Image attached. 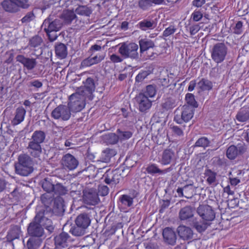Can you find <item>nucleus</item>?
Listing matches in <instances>:
<instances>
[{"label":"nucleus","instance_id":"nucleus-1","mask_svg":"<svg viewBox=\"0 0 249 249\" xmlns=\"http://www.w3.org/2000/svg\"><path fill=\"white\" fill-rule=\"evenodd\" d=\"M46 135L41 130H36L32 134L27 147L30 155L34 158H39L42 153L41 144L44 142Z\"/></svg>","mask_w":249,"mask_h":249},{"label":"nucleus","instance_id":"nucleus-2","mask_svg":"<svg viewBox=\"0 0 249 249\" xmlns=\"http://www.w3.org/2000/svg\"><path fill=\"white\" fill-rule=\"evenodd\" d=\"M16 173L22 176H27L33 171L32 160L26 154H21L18 157V162L15 164Z\"/></svg>","mask_w":249,"mask_h":249},{"label":"nucleus","instance_id":"nucleus-3","mask_svg":"<svg viewBox=\"0 0 249 249\" xmlns=\"http://www.w3.org/2000/svg\"><path fill=\"white\" fill-rule=\"evenodd\" d=\"M195 109L189 105L178 107L175 111L174 121L178 124L189 122L193 117Z\"/></svg>","mask_w":249,"mask_h":249},{"label":"nucleus","instance_id":"nucleus-4","mask_svg":"<svg viewBox=\"0 0 249 249\" xmlns=\"http://www.w3.org/2000/svg\"><path fill=\"white\" fill-rule=\"evenodd\" d=\"M87 97L76 91L69 97L68 106L73 112H78L82 110L86 106V99Z\"/></svg>","mask_w":249,"mask_h":249},{"label":"nucleus","instance_id":"nucleus-5","mask_svg":"<svg viewBox=\"0 0 249 249\" xmlns=\"http://www.w3.org/2000/svg\"><path fill=\"white\" fill-rule=\"evenodd\" d=\"M118 52L124 58L137 59L139 57V46L134 42H123L120 44Z\"/></svg>","mask_w":249,"mask_h":249},{"label":"nucleus","instance_id":"nucleus-6","mask_svg":"<svg viewBox=\"0 0 249 249\" xmlns=\"http://www.w3.org/2000/svg\"><path fill=\"white\" fill-rule=\"evenodd\" d=\"M77 227L72 231V233L75 236H81L84 233V230L90 225L91 220L89 216L86 213H81L77 216L75 219Z\"/></svg>","mask_w":249,"mask_h":249},{"label":"nucleus","instance_id":"nucleus-7","mask_svg":"<svg viewBox=\"0 0 249 249\" xmlns=\"http://www.w3.org/2000/svg\"><path fill=\"white\" fill-rule=\"evenodd\" d=\"M228 48L223 43L215 44L211 52V57L213 60L217 63L224 61L227 54Z\"/></svg>","mask_w":249,"mask_h":249},{"label":"nucleus","instance_id":"nucleus-8","mask_svg":"<svg viewBox=\"0 0 249 249\" xmlns=\"http://www.w3.org/2000/svg\"><path fill=\"white\" fill-rule=\"evenodd\" d=\"M51 116L56 120L67 121L71 118V111L68 106L60 105L52 111Z\"/></svg>","mask_w":249,"mask_h":249},{"label":"nucleus","instance_id":"nucleus-9","mask_svg":"<svg viewBox=\"0 0 249 249\" xmlns=\"http://www.w3.org/2000/svg\"><path fill=\"white\" fill-rule=\"evenodd\" d=\"M197 213L203 220L210 223L215 217V213L212 207L208 205H200L197 209Z\"/></svg>","mask_w":249,"mask_h":249},{"label":"nucleus","instance_id":"nucleus-10","mask_svg":"<svg viewBox=\"0 0 249 249\" xmlns=\"http://www.w3.org/2000/svg\"><path fill=\"white\" fill-rule=\"evenodd\" d=\"M83 86H81L78 88L77 91L82 93L83 95L88 98L89 99H92V93L94 91L95 89V86L94 81L93 78L88 77L83 81Z\"/></svg>","mask_w":249,"mask_h":249},{"label":"nucleus","instance_id":"nucleus-11","mask_svg":"<svg viewBox=\"0 0 249 249\" xmlns=\"http://www.w3.org/2000/svg\"><path fill=\"white\" fill-rule=\"evenodd\" d=\"M246 151L245 144L238 143L236 146L231 145L227 149L226 156L229 160H233L238 156L243 155Z\"/></svg>","mask_w":249,"mask_h":249},{"label":"nucleus","instance_id":"nucleus-12","mask_svg":"<svg viewBox=\"0 0 249 249\" xmlns=\"http://www.w3.org/2000/svg\"><path fill=\"white\" fill-rule=\"evenodd\" d=\"M105 182L108 185H116L121 178L118 169L107 170L103 175Z\"/></svg>","mask_w":249,"mask_h":249},{"label":"nucleus","instance_id":"nucleus-13","mask_svg":"<svg viewBox=\"0 0 249 249\" xmlns=\"http://www.w3.org/2000/svg\"><path fill=\"white\" fill-rule=\"evenodd\" d=\"M61 164L65 170H73L76 168L79 162L73 155L68 153L63 156Z\"/></svg>","mask_w":249,"mask_h":249},{"label":"nucleus","instance_id":"nucleus-14","mask_svg":"<svg viewBox=\"0 0 249 249\" xmlns=\"http://www.w3.org/2000/svg\"><path fill=\"white\" fill-rule=\"evenodd\" d=\"M83 199L85 204L92 206L97 205L100 201L96 190L93 189L85 190Z\"/></svg>","mask_w":249,"mask_h":249},{"label":"nucleus","instance_id":"nucleus-15","mask_svg":"<svg viewBox=\"0 0 249 249\" xmlns=\"http://www.w3.org/2000/svg\"><path fill=\"white\" fill-rule=\"evenodd\" d=\"M16 59L17 62L21 63L23 66V67L28 70H32L36 67L37 64V62L35 58L26 57L23 54L18 55Z\"/></svg>","mask_w":249,"mask_h":249},{"label":"nucleus","instance_id":"nucleus-16","mask_svg":"<svg viewBox=\"0 0 249 249\" xmlns=\"http://www.w3.org/2000/svg\"><path fill=\"white\" fill-rule=\"evenodd\" d=\"M162 236L164 241L168 244L174 246L177 240L176 233L170 227H166L163 230Z\"/></svg>","mask_w":249,"mask_h":249},{"label":"nucleus","instance_id":"nucleus-17","mask_svg":"<svg viewBox=\"0 0 249 249\" xmlns=\"http://www.w3.org/2000/svg\"><path fill=\"white\" fill-rule=\"evenodd\" d=\"M139 109L141 112H143L149 109L152 106V102L147 96L140 93L137 97Z\"/></svg>","mask_w":249,"mask_h":249},{"label":"nucleus","instance_id":"nucleus-18","mask_svg":"<svg viewBox=\"0 0 249 249\" xmlns=\"http://www.w3.org/2000/svg\"><path fill=\"white\" fill-rule=\"evenodd\" d=\"M71 237L68 233L62 232L54 237L55 244L57 247L65 248L68 246Z\"/></svg>","mask_w":249,"mask_h":249},{"label":"nucleus","instance_id":"nucleus-19","mask_svg":"<svg viewBox=\"0 0 249 249\" xmlns=\"http://www.w3.org/2000/svg\"><path fill=\"white\" fill-rule=\"evenodd\" d=\"M43 229L38 223H31L28 226V232L31 236L41 237L43 235Z\"/></svg>","mask_w":249,"mask_h":249},{"label":"nucleus","instance_id":"nucleus-20","mask_svg":"<svg viewBox=\"0 0 249 249\" xmlns=\"http://www.w3.org/2000/svg\"><path fill=\"white\" fill-rule=\"evenodd\" d=\"M26 111L23 107H18L15 112L14 118L11 121L13 126H16L21 123L24 120Z\"/></svg>","mask_w":249,"mask_h":249},{"label":"nucleus","instance_id":"nucleus-21","mask_svg":"<svg viewBox=\"0 0 249 249\" xmlns=\"http://www.w3.org/2000/svg\"><path fill=\"white\" fill-rule=\"evenodd\" d=\"M172 168L171 167L167 168L166 169L161 170L160 169L158 166L155 163H150L146 168V171L149 174L154 175L156 174L160 175H164L172 171Z\"/></svg>","mask_w":249,"mask_h":249},{"label":"nucleus","instance_id":"nucleus-22","mask_svg":"<svg viewBox=\"0 0 249 249\" xmlns=\"http://www.w3.org/2000/svg\"><path fill=\"white\" fill-rule=\"evenodd\" d=\"M175 160H176V156L173 150L171 149H166L162 153L160 163L163 165H166L170 164Z\"/></svg>","mask_w":249,"mask_h":249},{"label":"nucleus","instance_id":"nucleus-23","mask_svg":"<svg viewBox=\"0 0 249 249\" xmlns=\"http://www.w3.org/2000/svg\"><path fill=\"white\" fill-rule=\"evenodd\" d=\"M177 231L180 238L184 240H188L193 237V231L188 227L180 225L177 229Z\"/></svg>","mask_w":249,"mask_h":249},{"label":"nucleus","instance_id":"nucleus-24","mask_svg":"<svg viewBox=\"0 0 249 249\" xmlns=\"http://www.w3.org/2000/svg\"><path fill=\"white\" fill-rule=\"evenodd\" d=\"M195 210L190 206L181 208L179 212V218L181 220H186L194 216Z\"/></svg>","mask_w":249,"mask_h":249},{"label":"nucleus","instance_id":"nucleus-25","mask_svg":"<svg viewBox=\"0 0 249 249\" xmlns=\"http://www.w3.org/2000/svg\"><path fill=\"white\" fill-rule=\"evenodd\" d=\"M55 53L57 58L60 59L65 58L68 54L66 46L62 43L56 44L55 46Z\"/></svg>","mask_w":249,"mask_h":249},{"label":"nucleus","instance_id":"nucleus-26","mask_svg":"<svg viewBox=\"0 0 249 249\" xmlns=\"http://www.w3.org/2000/svg\"><path fill=\"white\" fill-rule=\"evenodd\" d=\"M139 43L141 53L155 47L154 42L152 40L147 38L141 39L139 40Z\"/></svg>","mask_w":249,"mask_h":249},{"label":"nucleus","instance_id":"nucleus-27","mask_svg":"<svg viewBox=\"0 0 249 249\" xmlns=\"http://www.w3.org/2000/svg\"><path fill=\"white\" fill-rule=\"evenodd\" d=\"M3 9L9 12H16L18 10V5L13 0H4L1 3Z\"/></svg>","mask_w":249,"mask_h":249},{"label":"nucleus","instance_id":"nucleus-28","mask_svg":"<svg viewBox=\"0 0 249 249\" xmlns=\"http://www.w3.org/2000/svg\"><path fill=\"white\" fill-rule=\"evenodd\" d=\"M61 18L66 24H70L77 18V16L73 11L67 10L64 11Z\"/></svg>","mask_w":249,"mask_h":249},{"label":"nucleus","instance_id":"nucleus-29","mask_svg":"<svg viewBox=\"0 0 249 249\" xmlns=\"http://www.w3.org/2000/svg\"><path fill=\"white\" fill-rule=\"evenodd\" d=\"M198 86L202 91H210L213 87V83L206 78H202L198 82Z\"/></svg>","mask_w":249,"mask_h":249},{"label":"nucleus","instance_id":"nucleus-30","mask_svg":"<svg viewBox=\"0 0 249 249\" xmlns=\"http://www.w3.org/2000/svg\"><path fill=\"white\" fill-rule=\"evenodd\" d=\"M210 225V223L204 220L203 221H195L193 222L194 228L200 233L204 231Z\"/></svg>","mask_w":249,"mask_h":249},{"label":"nucleus","instance_id":"nucleus-31","mask_svg":"<svg viewBox=\"0 0 249 249\" xmlns=\"http://www.w3.org/2000/svg\"><path fill=\"white\" fill-rule=\"evenodd\" d=\"M119 201L124 207H130L133 204V198L128 195H122L119 197Z\"/></svg>","mask_w":249,"mask_h":249},{"label":"nucleus","instance_id":"nucleus-32","mask_svg":"<svg viewBox=\"0 0 249 249\" xmlns=\"http://www.w3.org/2000/svg\"><path fill=\"white\" fill-rule=\"evenodd\" d=\"M116 154L115 150L111 148H106L102 154V158L105 162H108L110 159Z\"/></svg>","mask_w":249,"mask_h":249},{"label":"nucleus","instance_id":"nucleus-33","mask_svg":"<svg viewBox=\"0 0 249 249\" xmlns=\"http://www.w3.org/2000/svg\"><path fill=\"white\" fill-rule=\"evenodd\" d=\"M205 176L207 177L206 181L209 185H213L216 181V173L211 169H206Z\"/></svg>","mask_w":249,"mask_h":249},{"label":"nucleus","instance_id":"nucleus-34","mask_svg":"<svg viewBox=\"0 0 249 249\" xmlns=\"http://www.w3.org/2000/svg\"><path fill=\"white\" fill-rule=\"evenodd\" d=\"M75 13L80 16L89 17L92 10L87 6L79 5L75 9Z\"/></svg>","mask_w":249,"mask_h":249},{"label":"nucleus","instance_id":"nucleus-35","mask_svg":"<svg viewBox=\"0 0 249 249\" xmlns=\"http://www.w3.org/2000/svg\"><path fill=\"white\" fill-rule=\"evenodd\" d=\"M54 186L51 179L49 178H45L42 184L43 189L48 193H52L54 191Z\"/></svg>","mask_w":249,"mask_h":249},{"label":"nucleus","instance_id":"nucleus-36","mask_svg":"<svg viewBox=\"0 0 249 249\" xmlns=\"http://www.w3.org/2000/svg\"><path fill=\"white\" fill-rule=\"evenodd\" d=\"M236 120L240 122H245L249 119V111L246 109L240 110L236 116Z\"/></svg>","mask_w":249,"mask_h":249},{"label":"nucleus","instance_id":"nucleus-37","mask_svg":"<svg viewBox=\"0 0 249 249\" xmlns=\"http://www.w3.org/2000/svg\"><path fill=\"white\" fill-rule=\"evenodd\" d=\"M185 100L187 104L186 105H189L191 107H194V109H195V108L198 107V104L196 101L195 96L192 93H188L185 95Z\"/></svg>","mask_w":249,"mask_h":249},{"label":"nucleus","instance_id":"nucleus-38","mask_svg":"<svg viewBox=\"0 0 249 249\" xmlns=\"http://www.w3.org/2000/svg\"><path fill=\"white\" fill-rule=\"evenodd\" d=\"M68 190L61 183H56L53 192L56 195L64 196L67 193Z\"/></svg>","mask_w":249,"mask_h":249},{"label":"nucleus","instance_id":"nucleus-39","mask_svg":"<svg viewBox=\"0 0 249 249\" xmlns=\"http://www.w3.org/2000/svg\"><path fill=\"white\" fill-rule=\"evenodd\" d=\"M42 42V38L40 36L36 35L30 39L29 45L31 47L36 48L40 46Z\"/></svg>","mask_w":249,"mask_h":249},{"label":"nucleus","instance_id":"nucleus-40","mask_svg":"<svg viewBox=\"0 0 249 249\" xmlns=\"http://www.w3.org/2000/svg\"><path fill=\"white\" fill-rule=\"evenodd\" d=\"M210 140L205 137H201L199 138L195 142L194 146L195 147H202L204 148L210 145Z\"/></svg>","mask_w":249,"mask_h":249},{"label":"nucleus","instance_id":"nucleus-41","mask_svg":"<svg viewBox=\"0 0 249 249\" xmlns=\"http://www.w3.org/2000/svg\"><path fill=\"white\" fill-rule=\"evenodd\" d=\"M117 133L119 136L121 141H125L130 139L133 135V132L130 131H122L120 129H117Z\"/></svg>","mask_w":249,"mask_h":249},{"label":"nucleus","instance_id":"nucleus-42","mask_svg":"<svg viewBox=\"0 0 249 249\" xmlns=\"http://www.w3.org/2000/svg\"><path fill=\"white\" fill-rule=\"evenodd\" d=\"M156 93V89L155 86L149 85L146 86L145 90L143 93H141L142 94H144V96L149 97H154Z\"/></svg>","mask_w":249,"mask_h":249},{"label":"nucleus","instance_id":"nucleus-43","mask_svg":"<svg viewBox=\"0 0 249 249\" xmlns=\"http://www.w3.org/2000/svg\"><path fill=\"white\" fill-rule=\"evenodd\" d=\"M120 140L119 135L114 133H110L106 136L107 142L111 144L117 143Z\"/></svg>","mask_w":249,"mask_h":249},{"label":"nucleus","instance_id":"nucleus-44","mask_svg":"<svg viewBox=\"0 0 249 249\" xmlns=\"http://www.w3.org/2000/svg\"><path fill=\"white\" fill-rule=\"evenodd\" d=\"M153 25V23L148 20H143L138 23V26L139 28L142 30V31H146L148 29H151L152 28Z\"/></svg>","mask_w":249,"mask_h":249},{"label":"nucleus","instance_id":"nucleus-45","mask_svg":"<svg viewBox=\"0 0 249 249\" xmlns=\"http://www.w3.org/2000/svg\"><path fill=\"white\" fill-rule=\"evenodd\" d=\"M153 5L151 0H139L138 1L139 7L143 11L148 10Z\"/></svg>","mask_w":249,"mask_h":249},{"label":"nucleus","instance_id":"nucleus-46","mask_svg":"<svg viewBox=\"0 0 249 249\" xmlns=\"http://www.w3.org/2000/svg\"><path fill=\"white\" fill-rule=\"evenodd\" d=\"M176 106L175 101L171 98L166 99L162 105V108L166 110L171 109Z\"/></svg>","mask_w":249,"mask_h":249},{"label":"nucleus","instance_id":"nucleus-47","mask_svg":"<svg viewBox=\"0 0 249 249\" xmlns=\"http://www.w3.org/2000/svg\"><path fill=\"white\" fill-rule=\"evenodd\" d=\"M150 74V72L149 71H141L135 77L136 83L142 82Z\"/></svg>","mask_w":249,"mask_h":249},{"label":"nucleus","instance_id":"nucleus-48","mask_svg":"<svg viewBox=\"0 0 249 249\" xmlns=\"http://www.w3.org/2000/svg\"><path fill=\"white\" fill-rule=\"evenodd\" d=\"M232 30L233 33L237 35H240L242 34L243 32V23L242 21H237L235 26L232 27Z\"/></svg>","mask_w":249,"mask_h":249},{"label":"nucleus","instance_id":"nucleus-49","mask_svg":"<svg viewBox=\"0 0 249 249\" xmlns=\"http://www.w3.org/2000/svg\"><path fill=\"white\" fill-rule=\"evenodd\" d=\"M109 193V188L107 186L100 185L98 188V196H105L108 195Z\"/></svg>","mask_w":249,"mask_h":249},{"label":"nucleus","instance_id":"nucleus-50","mask_svg":"<svg viewBox=\"0 0 249 249\" xmlns=\"http://www.w3.org/2000/svg\"><path fill=\"white\" fill-rule=\"evenodd\" d=\"M44 30L49 36H50V33L51 32L58 31V28L57 27L55 21H53L50 22L48 27L45 28Z\"/></svg>","mask_w":249,"mask_h":249},{"label":"nucleus","instance_id":"nucleus-51","mask_svg":"<svg viewBox=\"0 0 249 249\" xmlns=\"http://www.w3.org/2000/svg\"><path fill=\"white\" fill-rule=\"evenodd\" d=\"M202 18L203 14L199 10H195L191 14V18L196 22L200 21Z\"/></svg>","mask_w":249,"mask_h":249},{"label":"nucleus","instance_id":"nucleus-52","mask_svg":"<svg viewBox=\"0 0 249 249\" xmlns=\"http://www.w3.org/2000/svg\"><path fill=\"white\" fill-rule=\"evenodd\" d=\"M177 29L174 26L171 25L166 28L163 32V36L165 37H168L175 33Z\"/></svg>","mask_w":249,"mask_h":249},{"label":"nucleus","instance_id":"nucleus-53","mask_svg":"<svg viewBox=\"0 0 249 249\" xmlns=\"http://www.w3.org/2000/svg\"><path fill=\"white\" fill-rule=\"evenodd\" d=\"M35 18V16L33 12H28L24 17L22 18L21 22L22 23H28L32 21Z\"/></svg>","mask_w":249,"mask_h":249},{"label":"nucleus","instance_id":"nucleus-54","mask_svg":"<svg viewBox=\"0 0 249 249\" xmlns=\"http://www.w3.org/2000/svg\"><path fill=\"white\" fill-rule=\"evenodd\" d=\"M171 129L174 134L177 136L181 137L184 135L183 130L178 126L174 125L171 127Z\"/></svg>","mask_w":249,"mask_h":249},{"label":"nucleus","instance_id":"nucleus-55","mask_svg":"<svg viewBox=\"0 0 249 249\" xmlns=\"http://www.w3.org/2000/svg\"><path fill=\"white\" fill-rule=\"evenodd\" d=\"M28 249H36L38 247L36 241L33 238H30L27 242Z\"/></svg>","mask_w":249,"mask_h":249},{"label":"nucleus","instance_id":"nucleus-56","mask_svg":"<svg viewBox=\"0 0 249 249\" xmlns=\"http://www.w3.org/2000/svg\"><path fill=\"white\" fill-rule=\"evenodd\" d=\"M95 64L94 61L93 62L91 58L90 57H89L85 59H84L81 63V66L82 67H90L93 65Z\"/></svg>","mask_w":249,"mask_h":249},{"label":"nucleus","instance_id":"nucleus-57","mask_svg":"<svg viewBox=\"0 0 249 249\" xmlns=\"http://www.w3.org/2000/svg\"><path fill=\"white\" fill-rule=\"evenodd\" d=\"M110 59L113 63H117L122 62L124 60V58H123L116 54H112L110 56Z\"/></svg>","mask_w":249,"mask_h":249},{"label":"nucleus","instance_id":"nucleus-58","mask_svg":"<svg viewBox=\"0 0 249 249\" xmlns=\"http://www.w3.org/2000/svg\"><path fill=\"white\" fill-rule=\"evenodd\" d=\"M199 30L200 26L198 24L193 25L189 28L191 35H195L199 31Z\"/></svg>","mask_w":249,"mask_h":249},{"label":"nucleus","instance_id":"nucleus-59","mask_svg":"<svg viewBox=\"0 0 249 249\" xmlns=\"http://www.w3.org/2000/svg\"><path fill=\"white\" fill-rule=\"evenodd\" d=\"M42 85V83L39 80H34L31 81L29 84V87H34L37 89L40 88Z\"/></svg>","mask_w":249,"mask_h":249},{"label":"nucleus","instance_id":"nucleus-60","mask_svg":"<svg viewBox=\"0 0 249 249\" xmlns=\"http://www.w3.org/2000/svg\"><path fill=\"white\" fill-rule=\"evenodd\" d=\"M206 0H193L192 5L197 8L201 7L205 3Z\"/></svg>","mask_w":249,"mask_h":249},{"label":"nucleus","instance_id":"nucleus-61","mask_svg":"<svg viewBox=\"0 0 249 249\" xmlns=\"http://www.w3.org/2000/svg\"><path fill=\"white\" fill-rule=\"evenodd\" d=\"M151 1L153 4L154 5H167V3L166 2H167L168 3L169 2V1L168 0H151Z\"/></svg>","mask_w":249,"mask_h":249},{"label":"nucleus","instance_id":"nucleus-62","mask_svg":"<svg viewBox=\"0 0 249 249\" xmlns=\"http://www.w3.org/2000/svg\"><path fill=\"white\" fill-rule=\"evenodd\" d=\"M230 182L231 185L236 186L240 182V179L237 178H230Z\"/></svg>","mask_w":249,"mask_h":249},{"label":"nucleus","instance_id":"nucleus-63","mask_svg":"<svg viewBox=\"0 0 249 249\" xmlns=\"http://www.w3.org/2000/svg\"><path fill=\"white\" fill-rule=\"evenodd\" d=\"M6 184V180L4 178H0V193L5 189Z\"/></svg>","mask_w":249,"mask_h":249},{"label":"nucleus","instance_id":"nucleus-64","mask_svg":"<svg viewBox=\"0 0 249 249\" xmlns=\"http://www.w3.org/2000/svg\"><path fill=\"white\" fill-rule=\"evenodd\" d=\"M223 191L224 193H227L229 196L233 195L234 194V192L231 190L229 185L223 188Z\"/></svg>","mask_w":249,"mask_h":249}]
</instances>
